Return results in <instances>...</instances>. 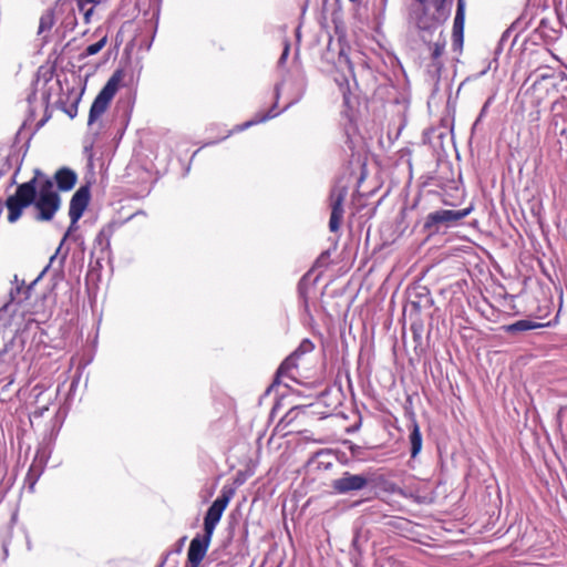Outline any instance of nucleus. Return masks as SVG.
Wrapping results in <instances>:
<instances>
[{
  "label": "nucleus",
  "mask_w": 567,
  "mask_h": 567,
  "mask_svg": "<svg viewBox=\"0 0 567 567\" xmlns=\"http://www.w3.org/2000/svg\"><path fill=\"white\" fill-rule=\"evenodd\" d=\"M367 543V539L363 538L360 533H355L352 542H351V551L350 555L352 559H357L362 555L363 551V544Z\"/></svg>",
  "instance_id": "nucleus-23"
},
{
  "label": "nucleus",
  "mask_w": 567,
  "mask_h": 567,
  "mask_svg": "<svg viewBox=\"0 0 567 567\" xmlns=\"http://www.w3.org/2000/svg\"><path fill=\"white\" fill-rule=\"evenodd\" d=\"M346 187H336L331 190V216L329 220V228L331 231H337L343 219L344 208L343 203L347 197Z\"/></svg>",
  "instance_id": "nucleus-12"
},
{
  "label": "nucleus",
  "mask_w": 567,
  "mask_h": 567,
  "mask_svg": "<svg viewBox=\"0 0 567 567\" xmlns=\"http://www.w3.org/2000/svg\"><path fill=\"white\" fill-rule=\"evenodd\" d=\"M2 546H3V551H4V555L7 556V555H8V549H7V546H6V544H2Z\"/></svg>",
  "instance_id": "nucleus-39"
},
{
  "label": "nucleus",
  "mask_w": 567,
  "mask_h": 567,
  "mask_svg": "<svg viewBox=\"0 0 567 567\" xmlns=\"http://www.w3.org/2000/svg\"><path fill=\"white\" fill-rule=\"evenodd\" d=\"M186 537L184 536L183 538H181L179 543H182V545L184 544Z\"/></svg>",
  "instance_id": "nucleus-40"
},
{
  "label": "nucleus",
  "mask_w": 567,
  "mask_h": 567,
  "mask_svg": "<svg viewBox=\"0 0 567 567\" xmlns=\"http://www.w3.org/2000/svg\"><path fill=\"white\" fill-rule=\"evenodd\" d=\"M96 265H100V257H96Z\"/></svg>",
  "instance_id": "nucleus-42"
},
{
  "label": "nucleus",
  "mask_w": 567,
  "mask_h": 567,
  "mask_svg": "<svg viewBox=\"0 0 567 567\" xmlns=\"http://www.w3.org/2000/svg\"><path fill=\"white\" fill-rule=\"evenodd\" d=\"M330 454H331V450H328V449L317 451V452H316V453H313V454H312V456L310 457L309 463L315 462V460H316V458H318V457H320V456H326V455H330Z\"/></svg>",
  "instance_id": "nucleus-32"
},
{
  "label": "nucleus",
  "mask_w": 567,
  "mask_h": 567,
  "mask_svg": "<svg viewBox=\"0 0 567 567\" xmlns=\"http://www.w3.org/2000/svg\"><path fill=\"white\" fill-rule=\"evenodd\" d=\"M22 290L21 287H17V291L20 292Z\"/></svg>",
  "instance_id": "nucleus-43"
},
{
  "label": "nucleus",
  "mask_w": 567,
  "mask_h": 567,
  "mask_svg": "<svg viewBox=\"0 0 567 567\" xmlns=\"http://www.w3.org/2000/svg\"><path fill=\"white\" fill-rule=\"evenodd\" d=\"M354 258L353 250H323L313 268H332L337 274H346L352 267Z\"/></svg>",
  "instance_id": "nucleus-8"
},
{
  "label": "nucleus",
  "mask_w": 567,
  "mask_h": 567,
  "mask_svg": "<svg viewBox=\"0 0 567 567\" xmlns=\"http://www.w3.org/2000/svg\"><path fill=\"white\" fill-rule=\"evenodd\" d=\"M305 412L303 406H293L291 408L280 420L279 425L289 426L300 413Z\"/></svg>",
  "instance_id": "nucleus-24"
},
{
  "label": "nucleus",
  "mask_w": 567,
  "mask_h": 567,
  "mask_svg": "<svg viewBox=\"0 0 567 567\" xmlns=\"http://www.w3.org/2000/svg\"><path fill=\"white\" fill-rule=\"evenodd\" d=\"M558 11H559V14L560 17L567 21V0H566V3L565 6L563 7V3L560 2L559 3V8H558Z\"/></svg>",
  "instance_id": "nucleus-33"
},
{
  "label": "nucleus",
  "mask_w": 567,
  "mask_h": 567,
  "mask_svg": "<svg viewBox=\"0 0 567 567\" xmlns=\"http://www.w3.org/2000/svg\"><path fill=\"white\" fill-rule=\"evenodd\" d=\"M332 466L331 462H320L319 467H323L324 470H329Z\"/></svg>",
  "instance_id": "nucleus-35"
},
{
  "label": "nucleus",
  "mask_w": 567,
  "mask_h": 567,
  "mask_svg": "<svg viewBox=\"0 0 567 567\" xmlns=\"http://www.w3.org/2000/svg\"><path fill=\"white\" fill-rule=\"evenodd\" d=\"M53 24H54L53 12L47 11L40 18L38 33L42 34L45 31H50L52 29Z\"/></svg>",
  "instance_id": "nucleus-25"
},
{
  "label": "nucleus",
  "mask_w": 567,
  "mask_h": 567,
  "mask_svg": "<svg viewBox=\"0 0 567 567\" xmlns=\"http://www.w3.org/2000/svg\"><path fill=\"white\" fill-rule=\"evenodd\" d=\"M422 40L429 44L431 63L429 64V72L439 78L441 71L443 69L442 55L445 50L446 39L442 31L439 32L437 37L432 41L426 38L425 34H422Z\"/></svg>",
  "instance_id": "nucleus-10"
},
{
  "label": "nucleus",
  "mask_w": 567,
  "mask_h": 567,
  "mask_svg": "<svg viewBox=\"0 0 567 567\" xmlns=\"http://www.w3.org/2000/svg\"><path fill=\"white\" fill-rule=\"evenodd\" d=\"M337 68L341 70V78L336 76V82L338 83L341 92L346 95V90L349 89V80L348 75H353V66L349 59V56L344 53L343 49L340 50L338 60L336 62Z\"/></svg>",
  "instance_id": "nucleus-15"
},
{
  "label": "nucleus",
  "mask_w": 567,
  "mask_h": 567,
  "mask_svg": "<svg viewBox=\"0 0 567 567\" xmlns=\"http://www.w3.org/2000/svg\"><path fill=\"white\" fill-rule=\"evenodd\" d=\"M101 0H79V9L84 14V21L85 23H89L91 21V16L93 13V8L85 9V6L87 3L97 4Z\"/></svg>",
  "instance_id": "nucleus-27"
},
{
  "label": "nucleus",
  "mask_w": 567,
  "mask_h": 567,
  "mask_svg": "<svg viewBox=\"0 0 567 567\" xmlns=\"http://www.w3.org/2000/svg\"><path fill=\"white\" fill-rule=\"evenodd\" d=\"M95 256V250H92L91 251V258H93Z\"/></svg>",
  "instance_id": "nucleus-41"
},
{
  "label": "nucleus",
  "mask_w": 567,
  "mask_h": 567,
  "mask_svg": "<svg viewBox=\"0 0 567 567\" xmlns=\"http://www.w3.org/2000/svg\"><path fill=\"white\" fill-rule=\"evenodd\" d=\"M465 21V0H457V8L453 23V44L462 47Z\"/></svg>",
  "instance_id": "nucleus-16"
},
{
  "label": "nucleus",
  "mask_w": 567,
  "mask_h": 567,
  "mask_svg": "<svg viewBox=\"0 0 567 567\" xmlns=\"http://www.w3.org/2000/svg\"><path fill=\"white\" fill-rule=\"evenodd\" d=\"M288 53H289V44L286 42L284 52H282V54H281V56L279 59V63H284L285 62V60L288 56Z\"/></svg>",
  "instance_id": "nucleus-34"
},
{
  "label": "nucleus",
  "mask_w": 567,
  "mask_h": 567,
  "mask_svg": "<svg viewBox=\"0 0 567 567\" xmlns=\"http://www.w3.org/2000/svg\"><path fill=\"white\" fill-rule=\"evenodd\" d=\"M90 202V186H81L72 196L69 207L71 225H75L82 217Z\"/></svg>",
  "instance_id": "nucleus-13"
},
{
  "label": "nucleus",
  "mask_w": 567,
  "mask_h": 567,
  "mask_svg": "<svg viewBox=\"0 0 567 567\" xmlns=\"http://www.w3.org/2000/svg\"><path fill=\"white\" fill-rule=\"evenodd\" d=\"M212 537V534L204 532L203 535L198 534L190 540L187 551V563L185 567H199L208 550Z\"/></svg>",
  "instance_id": "nucleus-11"
},
{
  "label": "nucleus",
  "mask_w": 567,
  "mask_h": 567,
  "mask_svg": "<svg viewBox=\"0 0 567 567\" xmlns=\"http://www.w3.org/2000/svg\"><path fill=\"white\" fill-rule=\"evenodd\" d=\"M164 564H165V560H164V561H162V564H161L158 567H163V565H164Z\"/></svg>",
  "instance_id": "nucleus-44"
},
{
  "label": "nucleus",
  "mask_w": 567,
  "mask_h": 567,
  "mask_svg": "<svg viewBox=\"0 0 567 567\" xmlns=\"http://www.w3.org/2000/svg\"><path fill=\"white\" fill-rule=\"evenodd\" d=\"M107 38L103 37L100 41L94 44L89 45L81 54L80 59H85L90 55H94L99 53L106 44Z\"/></svg>",
  "instance_id": "nucleus-26"
},
{
  "label": "nucleus",
  "mask_w": 567,
  "mask_h": 567,
  "mask_svg": "<svg viewBox=\"0 0 567 567\" xmlns=\"http://www.w3.org/2000/svg\"><path fill=\"white\" fill-rule=\"evenodd\" d=\"M315 349V344L310 339H303L297 349L290 353L279 365L275 379L271 385L268 389V392L276 385L281 383L282 378H287L293 382L298 381V360L307 354L312 352Z\"/></svg>",
  "instance_id": "nucleus-4"
},
{
  "label": "nucleus",
  "mask_w": 567,
  "mask_h": 567,
  "mask_svg": "<svg viewBox=\"0 0 567 567\" xmlns=\"http://www.w3.org/2000/svg\"><path fill=\"white\" fill-rule=\"evenodd\" d=\"M409 439L411 444V457L414 458L422 450V434L420 431V426L415 421L412 424V430Z\"/></svg>",
  "instance_id": "nucleus-20"
},
{
  "label": "nucleus",
  "mask_w": 567,
  "mask_h": 567,
  "mask_svg": "<svg viewBox=\"0 0 567 567\" xmlns=\"http://www.w3.org/2000/svg\"><path fill=\"white\" fill-rule=\"evenodd\" d=\"M75 240L74 235L72 233V226L70 227L69 231L64 235L63 239L61 240L60 245L58 246V249H61L63 245H71L72 240Z\"/></svg>",
  "instance_id": "nucleus-31"
},
{
  "label": "nucleus",
  "mask_w": 567,
  "mask_h": 567,
  "mask_svg": "<svg viewBox=\"0 0 567 567\" xmlns=\"http://www.w3.org/2000/svg\"><path fill=\"white\" fill-rule=\"evenodd\" d=\"M234 493L235 492L233 488L227 486L223 487L220 495L213 502L205 514L204 532L212 535L214 534V530L219 523L228 503L233 498Z\"/></svg>",
  "instance_id": "nucleus-9"
},
{
  "label": "nucleus",
  "mask_w": 567,
  "mask_h": 567,
  "mask_svg": "<svg viewBox=\"0 0 567 567\" xmlns=\"http://www.w3.org/2000/svg\"><path fill=\"white\" fill-rule=\"evenodd\" d=\"M42 470L37 468L34 465H31L29 472L27 474V481L30 483V487L32 488L39 476L41 475Z\"/></svg>",
  "instance_id": "nucleus-29"
},
{
  "label": "nucleus",
  "mask_w": 567,
  "mask_h": 567,
  "mask_svg": "<svg viewBox=\"0 0 567 567\" xmlns=\"http://www.w3.org/2000/svg\"><path fill=\"white\" fill-rule=\"evenodd\" d=\"M116 228L115 224H109L104 226L95 238V245L99 248H109L110 247V238L112 237L114 230Z\"/></svg>",
  "instance_id": "nucleus-21"
},
{
  "label": "nucleus",
  "mask_w": 567,
  "mask_h": 567,
  "mask_svg": "<svg viewBox=\"0 0 567 567\" xmlns=\"http://www.w3.org/2000/svg\"><path fill=\"white\" fill-rule=\"evenodd\" d=\"M472 210L473 206L458 210L439 209L432 212L426 216L423 228L429 235L436 234L442 229L456 225L460 220L468 216Z\"/></svg>",
  "instance_id": "nucleus-6"
},
{
  "label": "nucleus",
  "mask_w": 567,
  "mask_h": 567,
  "mask_svg": "<svg viewBox=\"0 0 567 567\" xmlns=\"http://www.w3.org/2000/svg\"><path fill=\"white\" fill-rule=\"evenodd\" d=\"M76 179L78 176L74 171L62 167L55 172L53 183H56L60 190L68 192L74 187Z\"/></svg>",
  "instance_id": "nucleus-17"
},
{
  "label": "nucleus",
  "mask_w": 567,
  "mask_h": 567,
  "mask_svg": "<svg viewBox=\"0 0 567 567\" xmlns=\"http://www.w3.org/2000/svg\"><path fill=\"white\" fill-rule=\"evenodd\" d=\"M420 2V4L423 7L424 4H429V2H426V0H417Z\"/></svg>",
  "instance_id": "nucleus-38"
},
{
  "label": "nucleus",
  "mask_w": 567,
  "mask_h": 567,
  "mask_svg": "<svg viewBox=\"0 0 567 567\" xmlns=\"http://www.w3.org/2000/svg\"><path fill=\"white\" fill-rule=\"evenodd\" d=\"M349 444V451L352 455V457L359 460V461H363L365 460V449L360 446V445H357L352 442H347Z\"/></svg>",
  "instance_id": "nucleus-28"
},
{
  "label": "nucleus",
  "mask_w": 567,
  "mask_h": 567,
  "mask_svg": "<svg viewBox=\"0 0 567 567\" xmlns=\"http://www.w3.org/2000/svg\"><path fill=\"white\" fill-rule=\"evenodd\" d=\"M275 109H276V103L267 113L256 114L252 120L247 121L244 124L239 125L238 131L246 130L255 124H259V123L266 122L267 120L276 117L279 114V112H275Z\"/></svg>",
  "instance_id": "nucleus-22"
},
{
  "label": "nucleus",
  "mask_w": 567,
  "mask_h": 567,
  "mask_svg": "<svg viewBox=\"0 0 567 567\" xmlns=\"http://www.w3.org/2000/svg\"><path fill=\"white\" fill-rule=\"evenodd\" d=\"M450 13L451 8L446 0H431L417 14L416 27L423 34H432L447 20Z\"/></svg>",
  "instance_id": "nucleus-3"
},
{
  "label": "nucleus",
  "mask_w": 567,
  "mask_h": 567,
  "mask_svg": "<svg viewBox=\"0 0 567 567\" xmlns=\"http://www.w3.org/2000/svg\"><path fill=\"white\" fill-rule=\"evenodd\" d=\"M370 483L371 477L367 472L354 474L344 471L339 477L331 481L330 487L337 495H352L365 489Z\"/></svg>",
  "instance_id": "nucleus-7"
},
{
  "label": "nucleus",
  "mask_w": 567,
  "mask_h": 567,
  "mask_svg": "<svg viewBox=\"0 0 567 567\" xmlns=\"http://www.w3.org/2000/svg\"><path fill=\"white\" fill-rule=\"evenodd\" d=\"M30 205H34L35 219L39 221H50L61 206V197L54 189L53 179L40 169H35L33 178L20 184L16 193L7 198L9 223H16L23 209Z\"/></svg>",
  "instance_id": "nucleus-1"
},
{
  "label": "nucleus",
  "mask_w": 567,
  "mask_h": 567,
  "mask_svg": "<svg viewBox=\"0 0 567 567\" xmlns=\"http://www.w3.org/2000/svg\"><path fill=\"white\" fill-rule=\"evenodd\" d=\"M545 323H539L536 321H533L530 319H522L516 322L505 324L502 327V329L511 336H518L520 333H524L526 331H530L534 329L543 328L545 327Z\"/></svg>",
  "instance_id": "nucleus-18"
},
{
  "label": "nucleus",
  "mask_w": 567,
  "mask_h": 567,
  "mask_svg": "<svg viewBox=\"0 0 567 567\" xmlns=\"http://www.w3.org/2000/svg\"><path fill=\"white\" fill-rule=\"evenodd\" d=\"M280 84H277L276 87H275V93H276V100L279 99V94H280Z\"/></svg>",
  "instance_id": "nucleus-36"
},
{
  "label": "nucleus",
  "mask_w": 567,
  "mask_h": 567,
  "mask_svg": "<svg viewBox=\"0 0 567 567\" xmlns=\"http://www.w3.org/2000/svg\"><path fill=\"white\" fill-rule=\"evenodd\" d=\"M123 78L124 72L122 70H116L107 80L106 84L100 91L91 105L87 120L89 125H92L106 111L109 104L116 94Z\"/></svg>",
  "instance_id": "nucleus-5"
},
{
  "label": "nucleus",
  "mask_w": 567,
  "mask_h": 567,
  "mask_svg": "<svg viewBox=\"0 0 567 567\" xmlns=\"http://www.w3.org/2000/svg\"><path fill=\"white\" fill-rule=\"evenodd\" d=\"M537 292H543V286L537 279H533L532 277H525L523 280V288L516 295L505 293L504 306L507 307L508 310L513 311L515 315L519 313H528L529 316H535L536 318H543L548 313V300L545 299L544 306L537 305H527L525 308L520 309L515 305V299H522L527 301L529 296H535Z\"/></svg>",
  "instance_id": "nucleus-2"
},
{
  "label": "nucleus",
  "mask_w": 567,
  "mask_h": 567,
  "mask_svg": "<svg viewBox=\"0 0 567 567\" xmlns=\"http://www.w3.org/2000/svg\"><path fill=\"white\" fill-rule=\"evenodd\" d=\"M313 269H310L308 272H306L301 279L298 282V295L299 298L302 300L305 310L308 311L309 305H308V291L310 286H315L319 278L320 274H318L316 277L312 278Z\"/></svg>",
  "instance_id": "nucleus-19"
},
{
  "label": "nucleus",
  "mask_w": 567,
  "mask_h": 567,
  "mask_svg": "<svg viewBox=\"0 0 567 567\" xmlns=\"http://www.w3.org/2000/svg\"><path fill=\"white\" fill-rule=\"evenodd\" d=\"M69 250H60L56 249L54 255L50 257L49 264L44 267V269L40 272V275L24 289V299L30 298V291L34 287V285L43 277V275L51 268L55 275H59L63 270V266L65 259L68 257Z\"/></svg>",
  "instance_id": "nucleus-14"
},
{
  "label": "nucleus",
  "mask_w": 567,
  "mask_h": 567,
  "mask_svg": "<svg viewBox=\"0 0 567 567\" xmlns=\"http://www.w3.org/2000/svg\"><path fill=\"white\" fill-rule=\"evenodd\" d=\"M411 331H412L414 341L417 344H420L421 340H422L423 324L421 322H413L411 324Z\"/></svg>",
  "instance_id": "nucleus-30"
},
{
  "label": "nucleus",
  "mask_w": 567,
  "mask_h": 567,
  "mask_svg": "<svg viewBox=\"0 0 567 567\" xmlns=\"http://www.w3.org/2000/svg\"><path fill=\"white\" fill-rule=\"evenodd\" d=\"M338 460L343 463V464H347L348 463V460L344 457V458H341V457H338Z\"/></svg>",
  "instance_id": "nucleus-37"
}]
</instances>
